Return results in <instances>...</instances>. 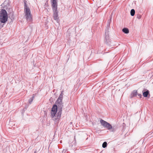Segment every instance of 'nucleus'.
<instances>
[{
	"label": "nucleus",
	"instance_id": "1",
	"mask_svg": "<svg viewBox=\"0 0 153 153\" xmlns=\"http://www.w3.org/2000/svg\"><path fill=\"white\" fill-rule=\"evenodd\" d=\"M63 91L61 92L56 101V103L58 105V108H59V111L57 114V118H59L61 116L62 114V108L63 107V103L62 102V100L63 98Z\"/></svg>",
	"mask_w": 153,
	"mask_h": 153
},
{
	"label": "nucleus",
	"instance_id": "2",
	"mask_svg": "<svg viewBox=\"0 0 153 153\" xmlns=\"http://www.w3.org/2000/svg\"><path fill=\"white\" fill-rule=\"evenodd\" d=\"M59 108H58L57 110V106L56 105H54L51 108V117L53 120L56 121H58L61 117V116L59 118H57V114L59 111Z\"/></svg>",
	"mask_w": 153,
	"mask_h": 153
},
{
	"label": "nucleus",
	"instance_id": "3",
	"mask_svg": "<svg viewBox=\"0 0 153 153\" xmlns=\"http://www.w3.org/2000/svg\"><path fill=\"white\" fill-rule=\"evenodd\" d=\"M7 14L5 10H2L0 14V22L5 23L7 21Z\"/></svg>",
	"mask_w": 153,
	"mask_h": 153
},
{
	"label": "nucleus",
	"instance_id": "4",
	"mask_svg": "<svg viewBox=\"0 0 153 153\" xmlns=\"http://www.w3.org/2000/svg\"><path fill=\"white\" fill-rule=\"evenodd\" d=\"M100 122L102 126L104 127L105 128L108 130H111V131L112 132H114L115 131V130L112 128L111 125L109 123L102 119L100 120Z\"/></svg>",
	"mask_w": 153,
	"mask_h": 153
},
{
	"label": "nucleus",
	"instance_id": "5",
	"mask_svg": "<svg viewBox=\"0 0 153 153\" xmlns=\"http://www.w3.org/2000/svg\"><path fill=\"white\" fill-rule=\"evenodd\" d=\"M25 15L26 19L28 22H31L32 21V16L30 9L28 7L25 8Z\"/></svg>",
	"mask_w": 153,
	"mask_h": 153
},
{
	"label": "nucleus",
	"instance_id": "6",
	"mask_svg": "<svg viewBox=\"0 0 153 153\" xmlns=\"http://www.w3.org/2000/svg\"><path fill=\"white\" fill-rule=\"evenodd\" d=\"M52 6L53 10H57V3L55 0H52Z\"/></svg>",
	"mask_w": 153,
	"mask_h": 153
},
{
	"label": "nucleus",
	"instance_id": "7",
	"mask_svg": "<svg viewBox=\"0 0 153 153\" xmlns=\"http://www.w3.org/2000/svg\"><path fill=\"white\" fill-rule=\"evenodd\" d=\"M53 17L54 18V19L56 21H57L58 18V12L57 11V10H55V11L54 10H53Z\"/></svg>",
	"mask_w": 153,
	"mask_h": 153
},
{
	"label": "nucleus",
	"instance_id": "8",
	"mask_svg": "<svg viewBox=\"0 0 153 153\" xmlns=\"http://www.w3.org/2000/svg\"><path fill=\"white\" fill-rule=\"evenodd\" d=\"M137 91L135 90L133 91L131 94L130 97L131 98H132L134 97H137Z\"/></svg>",
	"mask_w": 153,
	"mask_h": 153
},
{
	"label": "nucleus",
	"instance_id": "9",
	"mask_svg": "<svg viewBox=\"0 0 153 153\" xmlns=\"http://www.w3.org/2000/svg\"><path fill=\"white\" fill-rule=\"evenodd\" d=\"M122 31L126 34H128L129 33L128 29L127 28H124L122 29Z\"/></svg>",
	"mask_w": 153,
	"mask_h": 153
},
{
	"label": "nucleus",
	"instance_id": "10",
	"mask_svg": "<svg viewBox=\"0 0 153 153\" xmlns=\"http://www.w3.org/2000/svg\"><path fill=\"white\" fill-rule=\"evenodd\" d=\"M149 93V92L148 91H146L143 93V95L144 97H147Z\"/></svg>",
	"mask_w": 153,
	"mask_h": 153
},
{
	"label": "nucleus",
	"instance_id": "11",
	"mask_svg": "<svg viewBox=\"0 0 153 153\" xmlns=\"http://www.w3.org/2000/svg\"><path fill=\"white\" fill-rule=\"evenodd\" d=\"M135 13V11L133 9H132L131 10L130 13L131 15V16H133L134 15Z\"/></svg>",
	"mask_w": 153,
	"mask_h": 153
},
{
	"label": "nucleus",
	"instance_id": "12",
	"mask_svg": "<svg viewBox=\"0 0 153 153\" xmlns=\"http://www.w3.org/2000/svg\"><path fill=\"white\" fill-rule=\"evenodd\" d=\"M34 97V94H33V97L30 98V99L29 100V102L30 104L33 101Z\"/></svg>",
	"mask_w": 153,
	"mask_h": 153
},
{
	"label": "nucleus",
	"instance_id": "13",
	"mask_svg": "<svg viewBox=\"0 0 153 153\" xmlns=\"http://www.w3.org/2000/svg\"><path fill=\"white\" fill-rule=\"evenodd\" d=\"M107 143L106 142H104L102 144V147L103 148H105L107 146Z\"/></svg>",
	"mask_w": 153,
	"mask_h": 153
},
{
	"label": "nucleus",
	"instance_id": "14",
	"mask_svg": "<svg viewBox=\"0 0 153 153\" xmlns=\"http://www.w3.org/2000/svg\"><path fill=\"white\" fill-rule=\"evenodd\" d=\"M142 96V95L141 94H138V93H137V97L139 98H141Z\"/></svg>",
	"mask_w": 153,
	"mask_h": 153
},
{
	"label": "nucleus",
	"instance_id": "15",
	"mask_svg": "<svg viewBox=\"0 0 153 153\" xmlns=\"http://www.w3.org/2000/svg\"><path fill=\"white\" fill-rule=\"evenodd\" d=\"M105 35H106V36H105V37L106 38H108V32H105Z\"/></svg>",
	"mask_w": 153,
	"mask_h": 153
},
{
	"label": "nucleus",
	"instance_id": "16",
	"mask_svg": "<svg viewBox=\"0 0 153 153\" xmlns=\"http://www.w3.org/2000/svg\"><path fill=\"white\" fill-rule=\"evenodd\" d=\"M141 17V16L140 15H138L137 16V18L139 19H140Z\"/></svg>",
	"mask_w": 153,
	"mask_h": 153
},
{
	"label": "nucleus",
	"instance_id": "17",
	"mask_svg": "<svg viewBox=\"0 0 153 153\" xmlns=\"http://www.w3.org/2000/svg\"><path fill=\"white\" fill-rule=\"evenodd\" d=\"M108 23L109 24L110 22H109V21H108Z\"/></svg>",
	"mask_w": 153,
	"mask_h": 153
},
{
	"label": "nucleus",
	"instance_id": "18",
	"mask_svg": "<svg viewBox=\"0 0 153 153\" xmlns=\"http://www.w3.org/2000/svg\"><path fill=\"white\" fill-rule=\"evenodd\" d=\"M111 18H110V20H111Z\"/></svg>",
	"mask_w": 153,
	"mask_h": 153
},
{
	"label": "nucleus",
	"instance_id": "19",
	"mask_svg": "<svg viewBox=\"0 0 153 153\" xmlns=\"http://www.w3.org/2000/svg\"><path fill=\"white\" fill-rule=\"evenodd\" d=\"M34 153H36V151H35Z\"/></svg>",
	"mask_w": 153,
	"mask_h": 153
}]
</instances>
